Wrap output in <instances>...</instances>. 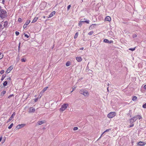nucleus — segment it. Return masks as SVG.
I'll return each instance as SVG.
<instances>
[{"instance_id":"43","label":"nucleus","mask_w":146,"mask_h":146,"mask_svg":"<svg viewBox=\"0 0 146 146\" xmlns=\"http://www.w3.org/2000/svg\"><path fill=\"white\" fill-rule=\"evenodd\" d=\"M24 35H25V37H27V38H28L29 37V36L27 34H25Z\"/></svg>"},{"instance_id":"12","label":"nucleus","mask_w":146,"mask_h":146,"mask_svg":"<svg viewBox=\"0 0 146 146\" xmlns=\"http://www.w3.org/2000/svg\"><path fill=\"white\" fill-rule=\"evenodd\" d=\"M4 25H3V27H4H4L7 28V27H8V23L7 21H5L4 22Z\"/></svg>"},{"instance_id":"25","label":"nucleus","mask_w":146,"mask_h":146,"mask_svg":"<svg viewBox=\"0 0 146 146\" xmlns=\"http://www.w3.org/2000/svg\"><path fill=\"white\" fill-rule=\"evenodd\" d=\"M3 57V54L0 52V60L2 59Z\"/></svg>"},{"instance_id":"5","label":"nucleus","mask_w":146,"mask_h":146,"mask_svg":"<svg viewBox=\"0 0 146 146\" xmlns=\"http://www.w3.org/2000/svg\"><path fill=\"white\" fill-rule=\"evenodd\" d=\"M136 116H135L131 119H130L129 120L131 124L133 123L137 119V117Z\"/></svg>"},{"instance_id":"30","label":"nucleus","mask_w":146,"mask_h":146,"mask_svg":"<svg viewBox=\"0 0 146 146\" xmlns=\"http://www.w3.org/2000/svg\"><path fill=\"white\" fill-rule=\"evenodd\" d=\"M94 33L93 31H91L90 32H89L88 33V35H92Z\"/></svg>"},{"instance_id":"1","label":"nucleus","mask_w":146,"mask_h":146,"mask_svg":"<svg viewBox=\"0 0 146 146\" xmlns=\"http://www.w3.org/2000/svg\"><path fill=\"white\" fill-rule=\"evenodd\" d=\"M7 16V11L3 9H1L0 11V17L2 19L6 17Z\"/></svg>"},{"instance_id":"54","label":"nucleus","mask_w":146,"mask_h":146,"mask_svg":"<svg viewBox=\"0 0 146 146\" xmlns=\"http://www.w3.org/2000/svg\"><path fill=\"white\" fill-rule=\"evenodd\" d=\"M83 49H84L83 47H82L80 48V50H83Z\"/></svg>"},{"instance_id":"55","label":"nucleus","mask_w":146,"mask_h":146,"mask_svg":"<svg viewBox=\"0 0 146 146\" xmlns=\"http://www.w3.org/2000/svg\"><path fill=\"white\" fill-rule=\"evenodd\" d=\"M1 7L0 6V11H1Z\"/></svg>"},{"instance_id":"19","label":"nucleus","mask_w":146,"mask_h":146,"mask_svg":"<svg viewBox=\"0 0 146 146\" xmlns=\"http://www.w3.org/2000/svg\"><path fill=\"white\" fill-rule=\"evenodd\" d=\"M137 97L135 96H133L132 98V100L133 101H135L137 100Z\"/></svg>"},{"instance_id":"49","label":"nucleus","mask_w":146,"mask_h":146,"mask_svg":"<svg viewBox=\"0 0 146 146\" xmlns=\"http://www.w3.org/2000/svg\"><path fill=\"white\" fill-rule=\"evenodd\" d=\"M25 25V24H24V26H23V27L24 29L27 26V25Z\"/></svg>"},{"instance_id":"33","label":"nucleus","mask_w":146,"mask_h":146,"mask_svg":"<svg viewBox=\"0 0 146 146\" xmlns=\"http://www.w3.org/2000/svg\"><path fill=\"white\" fill-rule=\"evenodd\" d=\"M18 21L20 23H21L23 21L21 18H19L18 19Z\"/></svg>"},{"instance_id":"34","label":"nucleus","mask_w":146,"mask_h":146,"mask_svg":"<svg viewBox=\"0 0 146 146\" xmlns=\"http://www.w3.org/2000/svg\"><path fill=\"white\" fill-rule=\"evenodd\" d=\"M48 87H45L42 90L43 92H44L45 91H46Z\"/></svg>"},{"instance_id":"40","label":"nucleus","mask_w":146,"mask_h":146,"mask_svg":"<svg viewBox=\"0 0 146 146\" xmlns=\"http://www.w3.org/2000/svg\"><path fill=\"white\" fill-rule=\"evenodd\" d=\"M78 129V127H74L73 128V130L74 131Z\"/></svg>"},{"instance_id":"50","label":"nucleus","mask_w":146,"mask_h":146,"mask_svg":"<svg viewBox=\"0 0 146 146\" xmlns=\"http://www.w3.org/2000/svg\"><path fill=\"white\" fill-rule=\"evenodd\" d=\"M38 99L37 98H36L35 99V102H36L38 100Z\"/></svg>"},{"instance_id":"23","label":"nucleus","mask_w":146,"mask_h":146,"mask_svg":"<svg viewBox=\"0 0 146 146\" xmlns=\"http://www.w3.org/2000/svg\"><path fill=\"white\" fill-rule=\"evenodd\" d=\"M89 20L83 21H81L80 22L86 23L87 24H88L89 23Z\"/></svg>"},{"instance_id":"45","label":"nucleus","mask_w":146,"mask_h":146,"mask_svg":"<svg viewBox=\"0 0 146 146\" xmlns=\"http://www.w3.org/2000/svg\"><path fill=\"white\" fill-rule=\"evenodd\" d=\"M70 7H71V5H68L67 7V10H69V9H70Z\"/></svg>"},{"instance_id":"9","label":"nucleus","mask_w":146,"mask_h":146,"mask_svg":"<svg viewBox=\"0 0 146 146\" xmlns=\"http://www.w3.org/2000/svg\"><path fill=\"white\" fill-rule=\"evenodd\" d=\"M146 144V143L142 141H139L137 143V145H138L140 146H143L145 145Z\"/></svg>"},{"instance_id":"24","label":"nucleus","mask_w":146,"mask_h":146,"mask_svg":"<svg viewBox=\"0 0 146 146\" xmlns=\"http://www.w3.org/2000/svg\"><path fill=\"white\" fill-rule=\"evenodd\" d=\"M7 84V81H5L4 83H3V86L4 87H5V86H6Z\"/></svg>"},{"instance_id":"13","label":"nucleus","mask_w":146,"mask_h":146,"mask_svg":"<svg viewBox=\"0 0 146 146\" xmlns=\"http://www.w3.org/2000/svg\"><path fill=\"white\" fill-rule=\"evenodd\" d=\"M76 59L78 62H81L82 60V58L79 56L77 57L76 58Z\"/></svg>"},{"instance_id":"16","label":"nucleus","mask_w":146,"mask_h":146,"mask_svg":"<svg viewBox=\"0 0 146 146\" xmlns=\"http://www.w3.org/2000/svg\"><path fill=\"white\" fill-rule=\"evenodd\" d=\"M44 123V122L42 121H38L36 124V125H41L42 124H43Z\"/></svg>"},{"instance_id":"39","label":"nucleus","mask_w":146,"mask_h":146,"mask_svg":"<svg viewBox=\"0 0 146 146\" xmlns=\"http://www.w3.org/2000/svg\"><path fill=\"white\" fill-rule=\"evenodd\" d=\"M4 70H2L0 72V74H3L4 73Z\"/></svg>"},{"instance_id":"36","label":"nucleus","mask_w":146,"mask_h":146,"mask_svg":"<svg viewBox=\"0 0 146 146\" xmlns=\"http://www.w3.org/2000/svg\"><path fill=\"white\" fill-rule=\"evenodd\" d=\"M110 130H111V129H107L105 131H104V132L103 133H104L105 132H108V131H110Z\"/></svg>"},{"instance_id":"41","label":"nucleus","mask_w":146,"mask_h":146,"mask_svg":"<svg viewBox=\"0 0 146 146\" xmlns=\"http://www.w3.org/2000/svg\"><path fill=\"white\" fill-rule=\"evenodd\" d=\"M81 21H80L79 22V23H78V26H79V27H81L82 25V22H80Z\"/></svg>"},{"instance_id":"56","label":"nucleus","mask_w":146,"mask_h":146,"mask_svg":"<svg viewBox=\"0 0 146 146\" xmlns=\"http://www.w3.org/2000/svg\"><path fill=\"white\" fill-rule=\"evenodd\" d=\"M131 111V110H129V112H130Z\"/></svg>"},{"instance_id":"47","label":"nucleus","mask_w":146,"mask_h":146,"mask_svg":"<svg viewBox=\"0 0 146 146\" xmlns=\"http://www.w3.org/2000/svg\"><path fill=\"white\" fill-rule=\"evenodd\" d=\"M21 43L19 42V46H18V49H19H19H20V46Z\"/></svg>"},{"instance_id":"18","label":"nucleus","mask_w":146,"mask_h":146,"mask_svg":"<svg viewBox=\"0 0 146 146\" xmlns=\"http://www.w3.org/2000/svg\"><path fill=\"white\" fill-rule=\"evenodd\" d=\"M6 93V91H3V92H2L1 94H0V96H3Z\"/></svg>"},{"instance_id":"38","label":"nucleus","mask_w":146,"mask_h":146,"mask_svg":"<svg viewBox=\"0 0 146 146\" xmlns=\"http://www.w3.org/2000/svg\"><path fill=\"white\" fill-rule=\"evenodd\" d=\"M15 34L17 36H18L19 34V33L17 31L15 32Z\"/></svg>"},{"instance_id":"15","label":"nucleus","mask_w":146,"mask_h":146,"mask_svg":"<svg viewBox=\"0 0 146 146\" xmlns=\"http://www.w3.org/2000/svg\"><path fill=\"white\" fill-rule=\"evenodd\" d=\"M111 20V18L109 16H107L105 19V21H110Z\"/></svg>"},{"instance_id":"2","label":"nucleus","mask_w":146,"mask_h":146,"mask_svg":"<svg viewBox=\"0 0 146 146\" xmlns=\"http://www.w3.org/2000/svg\"><path fill=\"white\" fill-rule=\"evenodd\" d=\"M68 106V104H64L62 105L61 108L60 109V111H63L67 108Z\"/></svg>"},{"instance_id":"44","label":"nucleus","mask_w":146,"mask_h":146,"mask_svg":"<svg viewBox=\"0 0 146 146\" xmlns=\"http://www.w3.org/2000/svg\"><path fill=\"white\" fill-rule=\"evenodd\" d=\"M137 36V35L136 34H133V36L132 37L133 38H135Z\"/></svg>"},{"instance_id":"46","label":"nucleus","mask_w":146,"mask_h":146,"mask_svg":"<svg viewBox=\"0 0 146 146\" xmlns=\"http://www.w3.org/2000/svg\"><path fill=\"white\" fill-rule=\"evenodd\" d=\"M14 96V95H13V94H11V95H9V96H8V98H10L11 97H12V96Z\"/></svg>"},{"instance_id":"20","label":"nucleus","mask_w":146,"mask_h":146,"mask_svg":"<svg viewBox=\"0 0 146 146\" xmlns=\"http://www.w3.org/2000/svg\"><path fill=\"white\" fill-rule=\"evenodd\" d=\"M6 76V75L5 74H4L2 75V77L1 78V80L2 81H3L4 79L5 78Z\"/></svg>"},{"instance_id":"11","label":"nucleus","mask_w":146,"mask_h":146,"mask_svg":"<svg viewBox=\"0 0 146 146\" xmlns=\"http://www.w3.org/2000/svg\"><path fill=\"white\" fill-rule=\"evenodd\" d=\"M15 112H14L11 115V117H10L9 120H8L7 121L8 122H9L10 121H11L12 119L14 118L15 115Z\"/></svg>"},{"instance_id":"3","label":"nucleus","mask_w":146,"mask_h":146,"mask_svg":"<svg viewBox=\"0 0 146 146\" xmlns=\"http://www.w3.org/2000/svg\"><path fill=\"white\" fill-rule=\"evenodd\" d=\"M79 92L80 94L83 95L85 96H86L88 94V93L86 90H80Z\"/></svg>"},{"instance_id":"28","label":"nucleus","mask_w":146,"mask_h":146,"mask_svg":"<svg viewBox=\"0 0 146 146\" xmlns=\"http://www.w3.org/2000/svg\"><path fill=\"white\" fill-rule=\"evenodd\" d=\"M13 123H12L11 124V125L8 127V128L9 129H11L12 127H13Z\"/></svg>"},{"instance_id":"58","label":"nucleus","mask_w":146,"mask_h":146,"mask_svg":"<svg viewBox=\"0 0 146 146\" xmlns=\"http://www.w3.org/2000/svg\"><path fill=\"white\" fill-rule=\"evenodd\" d=\"M3 22V21L2 22H1V23H2Z\"/></svg>"},{"instance_id":"27","label":"nucleus","mask_w":146,"mask_h":146,"mask_svg":"<svg viewBox=\"0 0 146 146\" xmlns=\"http://www.w3.org/2000/svg\"><path fill=\"white\" fill-rule=\"evenodd\" d=\"M135 116H137L136 117H137V119H138V118L139 119H140L142 118V117L139 115H135Z\"/></svg>"},{"instance_id":"7","label":"nucleus","mask_w":146,"mask_h":146,"mask_svg":"<svg viewBox=\"0 0 146 146\" xmlns=\"http://www.w3.org/2000/svg\"><path fill=\"white\" fill-rule=\"evenodd\" d=\"M13 66H10L9 68L5 72V73L7 74L9 73L10 71L13 69Z\"/></svg>"},{"instance_id":"53","label":"nucleus","mask_w":146,"mask_h":146,"mask_svg":"<svg viewBox=\"0 0 146 146\" xmlns=\"http://www.w3.org/2000/svg\"><path fill=\"white\" fill-rule=\"evenodd\" d=\"M2 136H1L0 137V142L1 141V140L2 139Z\"/></svg>"},{"instance_id":"51","label":"nucleus","mask_w":146,"mask_h":146,"mask_svg":"<svg viewBox=\"0 0 146 146\" xmlns=\"http://www.w3.org/2000/svg\"><path fill=\"white\" fill-rule=\"evenodd\" d=\"M7 80H11V78L10 77H9L8 78H7Z\"/></svg>"},{"instance_id":"26","label":"nucleus","mask_w":146,"mask_h":146,"mask_svg":"<svg viewBox=\"0 0 146 146\" xmlns=\"http://www.w3.org/2000/svg\"><path fill=\"white\" fill-rule=\"evenodd\" d=\"M78 33H76L75 35L74 36V38H76L78 37Z\"/></svg>"},{"instance_id":"14","label":"nucleus","mask_w":146,"mask_h":146,"mask_svg":"<svg viewBox=\"0 0 146 146\" xmlns=\"http://www.w3.org/2000/svg\"><path fill=\"white\" fill-rule=\"evenodd\" d=\"M55 13V11H53L52 12L50 15H49L48 17V18H50L52 17L53 15H54Z\"/></svg>"},{"instance_id":"42","label":"nucleus","mask_w":146,"mask_h":146,"mask_svg":"<svg viewBox=\"0 0 146 146\" xmlns=\"http://www.w3.org/2000/svg\"><path fill=\"white\" fill-rule=\"evenodd\" d=\"M131 124L129 125V127H133L134 125V124L133 123L132 124Z\"/></svg>"},{"instance_id":"57","label":"nucleus","mask_w":146,"mask_h":146,"mask_svg":"<svg viewBox=\"0 0 146 146\" xmlns=\"http://www.w3.org/2000/svg\"><path fill=\"white\" fill-rule=\"evenodd\" d=\"M130 117H131V115L130 116Z\"/></svg>"},{"instance_id":"29","label":"nucleus","mask_w":146,"mask_h":146,"mask_svg":"<svg viewBox=\"0 0 146 146\" xmlns=\"http://www.w3.org/2000/svg\"><path fill=\"white\" fill-rule=\"evenodd\" d=\"M4 28V27L2 25V24L0 23V30Z\"/></svg>"},{"instance_id":"10","label":"nucleus","mask_w":146,"mask_h":146,"mask_svg":"<svg viewBox=\"0 0 146 146\" xmlns=\"http://www.w3.org/2000/svg\"><path fill=\"white\" fill-rule=\"evenodd\" d=\"M104 42L105 43L109 44L113 42V41L112 40H111L110 41L107 39H104Z\"/></svg>"},{"instance_id":"21","label":"nucleus","mask_w":146,"mask_h":146,"mask_svg":"<svg viewBox=\"0 0 146 146\" xmlns=\"http://www.w3.org/2000/svg\"><path fill=\"white\" fill-rule=\"evenodd\" d=\"M30 22V21L29 20H27L25 23V25H28V24Z\"/></svg>"},{"instance_id":"6","label":"nucleus","mask_w":146,"mask_h":146,"mask_svg":"<svg viewBox=\"0 0 146 146\" xmlns=\"http://www.w3.org/2000/svg\"><path fill=\"white\" fill-rule=\"evenodd\" d=\"M35 110V109L33 107H31L30 108L29 111V112L30 113L34 112Z\"/></svg>"},{"instance_id":"35","label":"nucleus","mask_w":146,"mask_h":146,"mask_svg":"<svg viewBox=\"0 0 146 146\" xmlns=\"http://www.w3.org/2000/svg\"><path fill=\"white\" fill-rule=\"evenodd\" d=\"M96 25L95 24H93L91 25V26H90V27L91 28H94V26Z\"/></svg>"},{"instance_id":"22","label":"nucleus","mask_w":146,"mask_h":146,"mask_svg":"<svg viewBox=\"0 0 146 146\" xmlns=\"http://www.w3.org/2000/svg\"><path fill=\"white\" fill-rule=\"evenodd\" d=\"M71 63L69 61L67 62L66 63V66H68L70 65Z\"/></svg>"},{"instance_id":"8","label":"nucleus","mask_w":146,"mask_h":146,"mask_svg":"<svg viewBox=\"0 0 146 146\" xmlns=\"http://www.w3.org/2000/svg\"><path fill=\"white\" fill-rule=\"evenodd\" d=\"M25 124H21V125H19L17 126H16L15 128L16 129H20L22 127H23L25 126Z\"/></svg>"},{"instance_id":"48","label":"nucleus","mask_w":146,"mask_h":146,"mask_svg":"<svg viewBox=\"0 0 146 146\" xmlns=\"http://www.w3.org/2000/svg\"><path fill=\"white\" fill-rule=\"evenodd\" d=\"M76 89V87H75L74 88H73V90L71 92H72L73 91L75 90Z\"/></svg>"},{"instance_id":"32","label":"nucleus","mask_w":146,"mask_h":146,"mask_svg":"<svg viewBox=\"0 0 146 146\" xmlns=\"http://www.w3.org/2000/svg\"><path fill=\"white\" fill-rule=\"evenodd\" d=\"M21 60L22 62H25L26 60V59L25 58H23L21 59Z\"/></svg>"},{"instance_id":"31","label":"nucleus","mask_w":146,"mask_h":146,"mask_svg":"<svg viewBox=\"0 0 146 146\" xmlns=\"http://www.w3.org/2000/svg\"><path fill=\"white\" fill-rule=\"evenodd\" d=\"M136 47H135L134 48H130L129 49V50H131L132 51H133L134 50H135Z\"/></svg>"},{"instance_id":"4","label":"nucleus","mask_w":146,"mask_h":146,"mask_svg":"<svg viewBox=\"0 0 146 146\" xmlns=\"http://www.w3.org/2000/svg\"><path fill=\"white\" fill-rule=\"evenodd\" d=\"M115 113L114 112H111L107 115L108 117L110 118H113L115 115Z\"/></svg>"},{"instance_id":"17","label":"nucleus","mask_w":146,"mask_h":146,"mask_svg":"<svg viewBox=\"0 0 146 146\" xmlns=\"http://www.w3.org/2000/svg\"><path fill=\"white\" fill-rule=\"evenodd\" d=\"M38 19V17H35L33 20L32 23H34Z\"/></svg>"},{"instance_id":"37","label":"nucleus","mask_w":146,"mask_h":146,"mask_svg":"<svg viewBox=\"0 0 146 146\" xmlns=\"http://www.w3.org/2000/svg\"><path fill=\"white\" fill-rule=\"evenodd\" d=\"M142 107L144 108H146V103L143 104Z\"/></svg>"},{"instance_id":"52","label":"nucleus","mask_w":146,"mask_h":146,"mask_svg":"<svg viewBox=\"0 0 146 146\" xmlns=\"http://www.w3.org/2000/svg\"><path fill=\"white\" fill-rule=\"evenodd\" d=\"M144 88L145 89H146V85H145L144 86Z\"/></svg>"}]
</instances>
